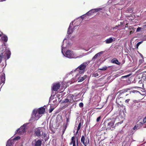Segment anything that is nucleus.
<instances>
[{"instance_id": "1", "label": "nucleus", "mask_w": 146, "mask_h": 146, "mask_svg": "<svg viewBox=\"0 0 146 146\" xmlns=\"http://www.w3.org/2000/svg\"><path fill=\"white\" fill-rule=\"evenodd\" d=\"M71 45V43L69 41L65 39L63 40L62 45V53L64 56L69 58H79L82 57L84 55H81L76 56L75 55L73 52L71 50H68L66 52L65 50L69 48Z\"/></svg>"}, {"instance_id": "2", "label": "nucleus", "mask_w": 146, "mask_h": 146, "mask_svg": "<svg viewBox=\"0 0 146 146\" xmlns=\"http://www.w3.org/2000/svg\"><path fill=\"white\" fill-rule=\"evenodd\" d=\"M45 111V109L42 107L40 108L38 110L35 109L33 111L31 119L37 120L42 116V114L44 113Z\"/></svg>"}, {"instance_id": "3", "label": "nucleus", "mask_w": 146, "mask_h": 146, "mask_svg": "<svg viewBox=\"0 0 146 146\" xmlns=\"http://www.w3.org/2000/svg\"><path fill=\"white\" fill-rule=\"evenodd\" d=\"M90 62L87 61L82 63L76 69L74 73H76L75 72L77 71L80 74L84 73L86 70V66L90 63Z\"/></svg>"}, {"instance_id": "4", "label": "nucleus", "mask_w": 146, "mask_h": 146, "mask_svg": "<svg viewBox=\"0 0 146 146\" xmlns=\"http://www.w3.org/2000/svg\"><path fill=\"white\" fill-rule=\"evenodd\" d=\"M5 53L6 55L4 56L5 59L7 60L10 57L11 54L10 51L9 50H7L6 48L3 49L2 52L0 54V63H1L2 62V58L4 57L3 54Z\"/></svg>"}, {"instance_id": "5", "label": "nucleus", "mask_w": 146, "mask_h": 146, "mask_svg": "<svg viewBox=\"0 0 146 146\" xmlns=\"http://www.w3.org/2000/svg\"><path fill=\"white\" fill-rule=\"evenodd\" d=\"M115 122V120L114 119H108L106 121L107 123L106 126V129L113 130L115 129L114 126V124Z\"/></svg>"}, {"instance_id": "6", "label": "nucleus", "mask_w": 146, "mask_h": 146, "mask_svg": "<svg viewBox=\"0 0 146 146\" xmlns=\"http://www.w3.org/2000/svg\"><path fill=\"white\" fill-rule=\"evenodd\" d=\"M75 74H76L75 76V77L73 78L74 79V81H78V82H82L87 77V76L86 75H85L82 77H80V74H81L78 73L77 74L75 73Z\"/></svg>"}, {"instance_id": "7", "label": "nucleus", "mask_w": 146, "mask_h": 146, "mask_svg": "<svg viewBox=\"0 0 146 146\" xmlns=\"http://www.w3.org/2000/svg\"><path fill=\"white\" fill-rule=\"evenodd\" d=\"M45 129L44 128H39L36 129L35 131V133L37 136H40L41 135H45Z\"/></svg>"}, {"instance_id": "8", "label": "nucleus", "mask_w": 146, "mask_h": 146, "mask_svg": "<svg viewBox=\"0 0 146 146\" xmlns=\"http://www.w3.org/2000/svg\"><path fill=\"white\" fill-rule=\"evenodd\" d=\"M60 87V85L59 83H54L52 87V90L54 91H57L59 89Z\"/></svg>"}, {"instance_id": "9", "label": "nucleus", "mask_w": 146, "mask_h": 146, "mask_svg": "<svg viewBox=\"0 0 146 146\" xmlns=\"http://www.w3.org/2000/svg\"><path fill=\"white\" fill-rule=\"evenodd\" d=\"M25 127H24V125L23 126H21L16 131L17 133H18L20 134H23L25 132Z\"/></svg>"}, {"instance_id": "10", "label": "nucleus", "mask_w": 146, "mask_h": 146, "mask_svg": "<svg viewBox=\"0 0 146 146\" xmlns=\"http://www.w3.org/2000/svg\"><path fill=\"white\" fill-rule=\"evenodd\" d=\"M85 138L84 136H82V137L81 138V142L85 146H87V145H88V143H89V139H88L87 141H86L85 142Z\"/></svg>"}, {"instance_id": "11", "label": "nucleus", "mask_w": 146, "mask_h": 146, "mask_svg": "<svg viewBox=\"0 0 146 146\" xmlns=\"http://www.w3.org/2000/svg\"><path fill=\"white\" fill-rule=\"evenodd\" d=\"M74 96L72 94H70L67 96V98L70 101V103H72L74 102Z\"/></svg>"}, {"instance_id": "12", "label": "nucleus", "mask_w": 146, "mask_h": 146, "mask_svg": "<svg viewBox=\"0 0 146 146\" xmlns=\"http://www.w3.org/2000/svg\"><path fill=\"white\" fill-rule=\"evenodd\" d=\"M73 22H72L70 23V25H69V28L68 29L67 33L68 34H70L72 33L73 32V31L74 28H72V27L71 26V24L72 25Z\"/></svg>"}, {"instance_id": "13", "label": "nucleus", "mask_w": 146, "mask_h": 146, "mask_svg": "<svg viewBox=\"0 0 146 146\" xmlns=\"http://www.w3.org/2000/svg\"><path fill=\"white\" fill-rule=\"evenodd\" d=\"M103 52V51H101L95 54V55L92 58V60L93 61H95V59H96L99 56H100L101 54H102Z\"/></svg>"}, {"instance_id": "14", "label": "nucleus", "mask_w": 146, "mask_h": 146, "mask_svg": "<svg viewBox=\"0 0 146 146\" xmlns=\"http://www.w3.org/2000/svg\"><path fill=\"white\" fill-rule=\"evenodd\" d=\"M111 62L117 65L120 64V62H119L118 60L116 58H113L111 60Z\"/></svg>"}, {"instance_id": "15", "label": "nucleus", "mask_w": 146, "mask_h": 146, "mask_svg": "<svg viewBox=\"0 0 146 146\" xmlns=\"http://www.w3.org/2000/svg\"><path fill=\"white\" fill-rule=\"evenodd\" d=\"M113 40V39L112 38H110L106 39L105 40V42L106 44H109L112 42Z\"/></svg>"}, {"instance_id": "16", "label": "nucleus", "mask_w": 146, "mask_h": 146, "mask_svg": "<svg viewBox=\"0 0 146 146\" xmlns=\"http://www.w3.org/2000/svg\"><path fill=\"white\" fill-rule=\"evenodd\" d=\"M1 83H3L4 84L5 81V76L4 74L2 75L1 76Z\"/></svg>"}, {"instance_id": "17", "label": "nucleus", "mask_w": 146, "mask_h": 146, "mask_svg": "<svg viewBox=\"0 0 146 146\" xmlns=\"http://www.w3.org/2000/svg\"><path fill=\"white\" fill-rule=\"evenodd\" d=\"M56 94V92H55L54 93L53 92H52V94L51 95V96H50V100H49V103L50 102V101L54 99V98L55 96V95Z\"/></svg>"}, {"instance_id": "18", "label": "nucleus", "mask_w": 146, "mask_h": 146, "mask_svg": "<svg viewBox=\"0 0 146 146\" xmlns=\"http://www.w3.org/2000/svg\"><path fill=\"white\" fill-rule=\"evenodd\" d=\"M41 141L40 140H38L35 142V146H41Z\"/></svg>"}, {"instance_id": "19", "label": "nucleus", "mask_w": 146, "mask_h": 146, "mask_svg": "<svg viewBox=\"0 0 146 146\" xmlns=\"http://www.w3.org/2000/svg\"><path fill=\"white\" fill-rule=\"evenodd\" d=\"M93 9L90 10L85 15H91L92 14L94 13H95L94 11H93Z\"/></svg>"}, {"instance_id": "20", "label": "nucleus", "mask_w": 146, "mask_h": 146, "mask_svg": "<svg viewBox=\"0 0 146 146\" xmlns=\"http://www.w3.org/2000/svg\"><path fill=\"white\" fill-rule=\"evenodd\" d=\"M2 39L4 42H6L7 41V37L6 35H4L2 37Z\"/></svg>"}, {"instance_id": "21", "label": "nucleus", "mask_w": 146, "mask_h": 146, "mask_svg": "<svg viewBox=\"0 0 146 146\" xmlns=\"http://www.w3.org/2000/svg\"><path fill=\"white\" fill-rule=\"evenodd\" d=\"M53 103H54L53 104V106L56 107L57 106L58 104L57 103V100L55 99L53 101Z\"/></svg>"}, {"instance_id": "22", "label": "nucleus", "mask_w": 146, "mask_h": 146, "mask_svg": "<svg viewBox=\"0 0 146 146\" xmlns=\"http://www.w3.org/2000/svg\"><path fill=\"white\" fill-rule=\"evenodd\" d=\"M12 145V143L11 142V141L9 140L7 141V143L6 144V146H11Z\"/></svg>"}, {"instance_id": "23", "label": "nucleus", "mask_w": 146, "mask_h": 146, "mask_svg": "<svg viewBox=\"0 0 146 146\" xmlns=\"http://www.w3.org/2000/svg\"><path fill=\"white\" fill-rule=\"evenodd\" d=\"M102 10V8H100L93 9V11H94L95 12H96L100 11Z\"/></svg>"}, {"instance_id": "24", "label": "nucleus", "mask_w": 146, "mask_h": 146, "mask_svg": "<svg viewBox=\"0 0 146 146\" xmlns=\"http://www.w3.org/2000/svg\"><path fill=\"white\" fill-rule=\"evenodd\" d=\"M107 67L106 66H104L102 68H99L98 69L99 70H100L103 71H105L107 70Z\"/></svg>"}, {"instance_id": "25", "label": "nucleus", "mask_w": 146, "mask_h": 146, "mask_svg": "<svg viewBox=\"0 0 146 146\" xmlns=\"http://www.w3.org/2000/svg\"><path fill=\"white\" fill-rule=\"evenodd\" d=\"M63 102L65 103H68V104L70 103V101L67 98L64 99V101Z\"/></svg>"}, {"instance_id": "26", "label": "nucleus", "mask_w": 146, "mask_h": 146, "mask_svg": "<svg viewBox=\"0 0 146 146\" xmlns=\"http://www.w3.org/2000/svg\"><path fill=\"white\" fill-rule=\"evenodd\" d=\"M55 108L54 107H52L51 106L50 108L49 109V113H51L53 111Z\"/></svg>"}, {"instance_id": "27", "label": "nucleus", "mask_w": 146, "mask_h": 146, "mask_svg": "<svg viewBox=\"0 0 146 146\" xmlns=\"http://www.w3.org/2000/svg\"><path fill=\"white\" fill-rule=\"evenodd\" d=\"M98 75H99V74L98 73H96L92 75V76L94 77H95L98 76Z\"/></svg>"}, {"instance_id": "28", "label": "nucleus", "mask_w": 146, "mask_h": 146, "mask_svg": "<svg viewBox=\"0 0 146 146\" xmlns=\"http://www.w3.org/2000/svg\"><path fill=\"white\" fill-rule=\"evenodd\" d=\"M143 82V81L142 80V79H141V80L139 81L138 83L139 84H142Z\"/></svg>"}, {"instance_id": "29", "label": "nucleus", "mask_w": 146, "mask_h": 146, "mask_svg": "<svg viewBox=\"0 0 146 146\" xmlns=\"http://www.w3.org/2000/svg\"><path fill=\"white\" fill-rule=\"evenodd\" d=\"M139 128V127L138 126L135 125L133 128L134 130H136Z\"/></svg>"}, {"instance_id": "30", "label": "nucleus", "mask_w": 146, "mask_h": 146, "mask_svg": "<svg viewBox=\"0 0 146 146\" xmlns=\"http://www.w3.org/2000/svg\"><path fill=\"white\" fill-rule=\"evenodd\" d=\"M142 42H143L142 41H140V42H138L137 44V45H136V46H137V47H138L139 46V45L140 44H141Z\"/></svg>"}, {"instance_id": "31", "label": "nucleus", "mask_w": 146, "mask_h": 146, "mask_svg": "<svg viewBox=\"0 0 146 146\" xmlns=\"http://www.w3.org/2000/svg\"><path fill=\"white\" fill-rule=\"evenodd\" d=\"M142 38L143 40H146V35H143L142 36Z\"/></svg>"}, {"instance_id": "32", "label": "nucleus", "mask_w": 146, "mask_h": 146, "mask_svg": "<svg viewBox=\"0 0 146 146\" xmlns=\"http://www.w3.org/2000/svg\"><path fill=\"white\" fill-rule=\"evenodd\" d=\"M81 125V122H80L79 123V125H78V128L77 129H78V130L80 129V128Z\"/></svg>"}, {"instance_id": "33", "label": "nucleus", "mask_w": 146, "mask_h": 146, "mask_svg": "<svg viewBox=\"0 0 146 146\" xmlns=\"http://www.w3.org/2000/svg\"><path fill=\"white\" fill-rule=\"evenodd\" d=\"M20 137H19V136H17V137H15L14 139V140H17L19 139H20Z\"/></svg>"}, {"instance_id": "34", "label": "nucleus", "mask_w": 146, "mask_h": 146, "mask_svg": "<svg viewBox=\"0 0 146 146\" xmlns=\"http://www.w3.org/2000/svg\"><path fill=\"white\" fill-rule=\"evenodd\" d=\"M79 106L80 107H82L83 106V104L82 103H80L79 104Z\"/></svg>"}, {"instance_id": "35", "label": "nucleus", "mask_w": 146, "mask_h": 146, "mask_svg": "<svg viewBox=\"0 0 146 146\" xmlns=\"http://www.w3.org/2000/svg\"><path fill=\"white\" fill-rule=\"evenodd\" d=\"M146 122V117L143 119V122L141 123L142 124H143Z\"/></svg>"}, {"instance_id": "36", "label": "nucleus", "mask_w": 146, "mask_h": 146, "mask_svg": "<svg viewBox=\"0 0 146 146\" xmlns=\"http://www.w3.org/2000/svg\"><path fill=\"white\" fill-rule=\"evenodd\" d=\"M100 119H101V117L100 116H99V117H98L97 118V119H96L97 121V122H98L100 120Z\"/></svg>"}, {"instance_id": "37", "label": "nucleus", "mask_w": 146, "mask_h": 146, "mask_svg": "<svg viewBox=\"0 0 146 146\" xmlns=\"http://www.w3.org/2000/svg\"><path fill=\"white\" fill-rule=\"evenodd\" d=\"M141 29V27H138L137 29V31L138 32Z\"/></svg>"}, {"instance_id": "38", "label": "nucleus", "mask_w": 146, "mask_h": 146, "mask_svg": "<svg viewBox=\"0 0 146 146\" xmlns=\"http://www.w3.org/2000/svg\"><path fill=\"white\" fill-rule=\"evenodd\" d=\"M130 100L129 99H127V100H125V103H128V102Z\"/></svg>"}, {"instance_id": "39", "label": "nucleus", "mask_w": 146, "mask_h": 146, "mask_svg": "<svg viewBox=\"0 0 146 146\" xmlns=\"http://www.w3.org/2000/svg\"><path fill=\"white\" fill-rule=\"evenodd\" d=\"M129 76H130V75L129 74V75H127V76H122V77L121 78H124L125 77H127Z\"/></svg>"}, {"instance_id": "40", "label": "nucleus", "mask_w": 146, "mask_h": 146, "mask_svg": "<svg viewBox=\"0 0 146 146\" xmlns=\"http://www.w3.org/2000/svg\"><path fill=\"white\" fill-rule=\"evenodd\" d=\"M72 141L73 143V145H75V140Z\"/></svg>"}, {"instance_id": "41", "label": "nucleus", "mask_w": 146, "mask_h": 146, "mask_svg": "<svg viewBox=\"0 0 146 146\" xmlns=\"http://www.w3.org/2000/svg\"><path fill=\"white\" fill-rule=\"evenodd\" d=\"M119 26V25H118L114 27L113 28V29H117V28Z\"/></svg>"}, {"instance_id": "42", "label": "nucleus", "mask_w": 146, "mask_h": 146, "mask_svg": "<svg viewBox=\"0 0 146 146\" xmlns=\"http://www.w3.org/2000/svg\"><path fill=\"white\" fill-rule=\"evenodd\" d=\"M120 25H123V22H121L120 23Z\"/></svg>"}, {"instance_id": "43", "label": "nucleus", "mask_w": 146, "mask_h": 146, "mask_svg": "<svg viewBox=\"0 0 146 146\" xmlns=\"http://www.w3.org/2000/svg\"><path fill=\"white\" fill-rule=\"evenodd\" d=\"M74 140V137H72L71 140Z\"/></svg>"}, {"instance_id": "44", "label": "nucleus", "mask_w": 146, "mask_h": 146, "mask_svg": "<svg viewBox=\"0 0 146 146\" xmlns=\"http://www.w3.org/2000/svg\"><path fill=\"white\" fill-rule=\"evenodd\" d=\"M84 15H83L81 16L80 17H81L82 19H83L84 18Z\"/></svg>"}, {"instance_id": "45", "label": "nucleus", "mask_w": 146, "mask_h": 146, "mask_svg": "<svg viewBox=\"0 0 146 146\" xmlns=\"http://www.w3.org/2000/svg\"><path fill=\"white\" fill-rule=\"evenodd\" d=\"M143 77H142V78H143V77H145H145H146V75H145V74H143Z\"/></svg>"}, {"instance_id": "46", "label": "nucleus", "mask_w": 146, "mask_h": 146, "mask_svg": "<svg viewBox=\"0 0 146 146\" xmlns=\"http://www.w3.org/2000/svg\"><path fill=\"white\" fill-rule=\"evenodd\" d=\"M60 94H57L56 95V96L57 97H58V96H60Z\"/></svg>"}, {"instance_id": "47", "label": "nucleus", "mask_w": 146, "mask_h": 146, "mask_svg": "<svg viewBox=\"0 0 146 146\" xmlns=\"http://www.w3.org/2000/svg\"><path fill=\"white\" fill-rule=\"evenodd\" d=\"M79 130H78V129H77V131H76V134H77V133H78V131Z\"/></svg>"}, {"instance_id": "48", "label": "nucleus", "mask_w": 146, "mask_h": 146, "mask_svg": "<svg viewBox=\"0 0 146 146\" xmlns=\"http://www.w3.org/2000/svg\"><path fill=\"white\" fill-rule=\"evenodd\" d=\"M143 28H144V27H146V24L145 25H143Z\"/></svg>"}, {"instance_id": "49", "label": "nucleus", "mask_w": 146, "mask_h": 146, "mask_svg": "<svg viewBox=\"0 0 146 146\" xmlns=\"http://www.w3.org/2000/svg\"><path fill=\"white\" fill-rule=\"evenodd\" d=\"M72 144H73V143H72V141H71V142L70 143V145H71Z\"/></svg>"}, {"instance_id": "50", "label": "nucleus", "mask_w": 146, "mask_h": 146, "mask_svg": "<svg viewBox=\"0 0 146 146\" xmlns=\"http://www.w3.org/2000/svg\"><path fill=\"white\" fill-rule=\"evenodd\" d=\"M5 0H0V2L3 1H5Z\"/></svg>"}, {"instance_id": "51", "label": "nucleus", "mask_w": 146, "mask_h": 146, "mask_svg": "<svg viewBox=\"0 0 146 146\" xmlns=\"http://www.w3.org/2000/svg\"><path fill=\"white\" fill-rule=\"evenodd\" d=\"M139 62L140 63H141V62H142V60H139Z\"/></svg>"}, {"instance_id": "52", "label": "nucleus", "mask_w": 146, "mask_h": 146, "mask_svg": "<svg viewBox=\"0 0 146 146\" xmlns=\"http://www.w3.org/2000/svg\"><path fill=\"white\" fill-rule=\"evenodd\" d=\"M68 119H67V121L68 122Z\"/></svg>"}, {"instance_id": "53", "label": "nucleus", "mask_w": 146, "mask_h": 146, "mask_svg": "<svg viewBox=\"0 0 146 146\" xmlns=\"http://www.w3.org/2000/svg\"><path fill=\"white\" fill-rule=\"evenodd\" d=\"M73 146H76V144L75 145H73Z\"/></svg>"}, {"instance_id": "54", "label": "nucleus", "mask_w": 146, "mask_h": 146, "mask_svg": "<svg viewBox=\"0 0 146 146\" xmlns=\"http://www.w3.org/2000/svg\"><path fill=\"white\" fill-rule=\"evenodd\" d=\"M135 92H139L138 91H135Z\"/></svg>"}, {"instance_id": "55", "label": "nucleus", "mask_w": 146, "mask_h": 146, "mask_svg": "<svg viewBox=\"0 0 146 146\" xmlns=\"http://www.w3.org/2000/svg\"><path fill=\"white\" fill-rule=\"evenodd\" d=\"M76 20V19L74 20V22L75 21V20Z\"/></svg>"}, {"instance_id": "56", "label": "nucleus", "mask_w": 146, "mask_h": 146, "mask_svg": "<svg viewBox=\"0 0 146 146\" xmlns=\"http://www.w3.org/2000/svg\"><path fill=\"white\" fill-rule=\"evenodd\" d=\"M1 36V35H0V36Z\"/></svg>"}]
</instances>
